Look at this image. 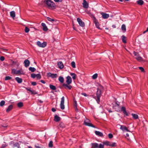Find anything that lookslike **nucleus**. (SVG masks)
<instances>
[{
	"instance_id": "obj_45",
	"label": "nucleus",
	"mask_w": 148,
	"mask_h": 148,
	"mask_svg": "<svg viewBox=\"0 0 148 148\" xmlns=\"http://www.w3.org/2000/svg\"><path fill=\"white\" fill-rule=\"evenodd\" d=\"M36 77L38 79H40L41 78V76L40 74H36Z\"/></svg>"
},
{
	"instance_id": "obj_47",
	"label": "nucleus",
	"mask_w": 148,
	"mask_h": 148,
	"mask_svg": "<svg viewBox=\"0 0 148 148\" xmlns=\"http://www.w3.org/2000/svg\"><path fill=\"white\" fill-rule=\"evenodd\" d=\"M97 73H95L92 76V78L93 79H96L97 78Z\"/></svg>"
},
{
	"instance_id": "obj_61",
	"label": "nucleus",
	"mask_w": 148,
	"mask_h": 148,
	"mask_svg": "<svg viewBox=\"0 0 148 148\" xmlns=\"http://www.w3.org/2000/svg\"><path fill=\"white\" fill-rule=\"evenodd\" d=\"M40 82L42 83L43 84H45L46 83V82L44 81L43 80H41L40 81Z\"/></svg>"
},
{
	"instance_id": "obj_60",
	"label": "nucleus",
	"mask_w": 148,
	"mask_h": 148,
	"mask_svg": "<svg viewBox=\"0 0 148 148\" xmlns=\"http://www.w3.org/2000/svg\"><path fill=\"white\" fill-rule=\"evenodd\" d=\"M25 88L28 91H29V92L31 90V88Z\"/></svg>"
},
{
	"instance_id": "obj_2",
	"label": "nucleus",
	"mask_w": 148,
	"mask_h": 148,
	"mask_svg": "<svg viewBox=\"0 0 148 148\" xmlns=\"http://www.w3.org/2000/svg\"><path fill=\"white\" fill-rule=\"evenodd\" d=\"M44 1L49 8L54 7L55 6V3L50 0H44Z\"/></svg>"
},
{
	"instance_id": "obj_50",
	"label": "nucleus",
	"mask_w": 148,
	"mask_h": 148,
	"mask_svg": "<svg viewBox=\"0 0 148 148\" xmlns=\"http://www.w3.org/2000/svg\"><path fill=\"white\" fill-rule=\"evenodd\" d=\"M12 79V77L10 76H6L5 78V80H7L10 79Z\"/></svg>"
},
{
	"instance_id": "obj_63",
	"label": "nucleus",
	"mask_w": 148,
	"mask_h": 148,
	"mask_svg": "<svg viewBox=\"0 0 148 148\" xmlns=\"http://www.w3.org/2000/svg\"><path fill=\"white\" fill-rule=\"evenodd\" d=\"M147 32H148V27L147 28V29H146V30L145 31L143 32V33L145 34V33Z\"/></svg>"
},
{
	"instance_id": "obj_12",
	"label": "nucleus",
	"mask_w": 148,
	"mask_h": 148,
	"mask_svg": "<svg viewBox=\"0 0 148 148\" xmlns=\"http://www.w3.org/2000/svg\"><path fill=\"white\" fill-rule=\"evenodd\" d=\"M82 5L83 7L85 8H87L88 7V4L85 0H83Z\"/></svg>"
},
{
	"instance_id": "obj_19",
	"label": "nucleus",
	"mask_w": 148,
	"mask_h": 148,
	"mask_svg": "<svg viewBox=\"0 0 148 148\" xmlns=\"http://www.w3.org/2000/svg\"><path fill=\"white\" fill-rule=\"evenodd\" d=\"M41 25L43 27V30L45 31H47L48 30V28L47 27L46 25L44 23H41Z\"/></svg>"
},
{
	"instance_id": "obj_42",
	"label": "nucleus",
	"mask_w": 148,
	"mask_h": 148,
	"mask_svg": "<svg viewBox=\"0 0 148 148\" xmlns=\"http://www.w3.org/2000/svg\"><path fill=\"white\" fill-rule=\"evenodd\" d=\"M5 103V101L4 100L2 101L0 103V106L1 107L3 106Z\"/></svg>"
},
{
	"instance_id": "obj_44",
	"label": "nucleus",
	"mask_w": 148,
	"mask_h": 148,
	"mask_svg": "<svg viewBox=\"0 0 148 148\" xmlns=\"http://www.w3.org/2000/svg\"><path fill=\"white\" fill-rule=\"evenodd\" d=\"M53 142L52 141H50L49 144V147H52L53 146Z\"/></svg>"
},
{
	"instance_id": "obj_11",
	"label": "nucleus",
	"mask_w": 148,
	"mask_h": 148,
	"mask_svg": "<svg viewBox=\"0 0 148 148\" xmlns=\"http://www.w3.org/2000/svg\"><path fill=\"white\" fill-rule=\"evenodd\" d=\"M138 61L140 62H144L145 61L143 59L142 57H140L139 55L138 56L136 57L135 58Z\"/></svg>"
},
{
	"instance_id": "obj_56",
	"label": "nucleus",
	"mask_w": 148,
	"mask_h": 148,
	"mask_svg": "<svg viewBox=\"0 0 148 148\" xmlns=\"http://www.w3.org/2000/svg\"><path fill=\"white\" fill-rule=\"evenodd\" d=\"M32 84L33 86H35L36 85V83L35 82H32Z\"/></svg>"
},
{
	"instance_id": "obj_18",
	"label": "nucleus",
	"mask_w": 148,
	"mask_h": 148,
	"mask_svg": "<svg viewBox=\"0 0 148 148\" xmlns=\"http://www.w3.org/2000/svg\"><path fill=\"white\" fill-rule=\"evenodd\" d=\"M58 65L59 68L60 69H62L64 67L63 64L61 61L59 62H58Z\"/></svg>"
},
{
	"instance_id": "obj_30",
	"label": "nucleus",
	"mask_w": 148,
	"mask_h": 148,
	"mask_svg": "<svg viewBox=\"0 0 148 148\" xmlns=\"http://www.w3.org/2000/svg\"><path fill=\"white\" fill-rule=\"evenodd\" d=\"M11 63V65L12 66L14 65H16L17 66H18L19 65V63L17 61L14 62L12 60Z\"/></svg>"
},
{
	"instance_id": "obj_8",
	"label": "nucleus",
	"mask_w": 148,
	"mask_h": 148,
	"mask_svg": "<svg viewBox=\"0 0 148 148\" xmlns=\"http://www.w3.org/2000/svg\"><path fill=\"white\" fill-rule=\"evenodd\" d=\"M77 21L78 22L79 25L82 27H84L85 26L84 23L82 20L79 18H77Z\"/></svg>"
},
{
	"instance_id": "obj_38",
	"label": "nucleus",
	"mask_w": 148,
	"mask_h": 148,
	"mask_svg": "<svg viewBox=\"0 0 148 148\" xmlns=\"http://www.w3.org/2000/svg\"><path fill=\"white\" fill-rule=\"evenodd\" d=\"M17 147L18 148H19L20 145L18 143H16L13 145V147Z\"/></svg>"
},
{
	"instance_id": "obj_22",
	"label": "nucleus",
	"mask_w": 148,
	"mask_h": 148,
	"mask_svg": "<svg viewBox=\"0 0 148 148\" xmlns=\"http://www.w3.org/2000/svg\"><path fill=\"white\" fill-rule=\"evenodd\" d=\"M13 105H11L9 106L8 108L6 110V112H8L10 110H11L13 108Z\"/></svg>"
},
{
	"instance_id": "obj_4",
	"label": "nucleus",
	"mask_w": 148,
	"mask_h": 148,
	"mask_svg": "<svg viewBox=\"0 0 148 148\" xmlns=\"http://www.w3.org/2000/svg\"><path fill=\"white\" fill-rule=\"evenodd\" d=\"M84 124L86 126L95 127V126L90 123V121L86 118L84 120Z\"/></svg>"
},
{
	"instance_id": "obj_58",
	"label": "nucleus",
	"mask_w": 148,
	"mask_h": 148,
	"mask_svg": "<svg viewBox=\"0 0 148 148\" xmlns=\"http://www.w3.org/2000/svg\"><path fill=\"white\" fill-rule=\"evenodd\" d=\"M6 146L7 145H6L3 144L2 145L1 148H5Z\"/></svg>"
},
{
	"instance_id": "obj_31",
	"label": "nucleus",
	"mask_w": 148,
	"mask_h": 148,
	"mask_svg": "<svg viewBox=\"0 0 148 148\" xmlns=\"http://www.w3.org/2000/svg\"><path fill=\"white\" fill-rule=\"evenodd\" d=\"M137 3L138 4L142 5L143 4L144 2L142 0H139L137 1Z\"/></svg>"
},
{
	"instance_id": "obj_15",
	"label": "nucleus",
	"mask_w": 148,
	"mask_h": 148,
	"mask_svg": "<svg viewBox=\"0 0 148 148\" xmlns=\"http://www.w3.org/2000/svg\"><path fill=\"white\" fill-rule=\"evenodd\" d=\"M66 82L67 84H70L72 82V79L71 77L69 76H67L66 78Z\"/></svg>"
},
{
	"instance_id": "obj_34",
	"label": "nucleus",
	"mask_w": 148,
	"mask_h": 148,
	"mask_svg": "<svg viewBox=\"0 0 148 148\" xmlns=\"http://www.w3.org/2000/svg\"><path fill=\"white\" fill-rule=\"evenodd\" d=\"M133 118L135 119H137L138 118V116L136 114L132 113V114Z\"/></svg>"
},
{
	"instance_id": "obj_32",
	"label": "nucleus",
	"mask_w": 148,
	"mask_h": 148,
	"mask_svg": "<svg viewBox=\"0 0 148 148\" xmlns=\"http://www.w3.org/2000/svg\"><path fill=\"white\" fill-rule=\"evenodd\" d=\"M122 40L123 43H126V37L124 35L122 36Z\"/></svg>"
},
{
	"instance_id": "obj_6",
	"label": "nucleus",
	"mask_w": 148,
	"mask_h": 148,
	"mask_svg": "<svg viewBox=\"0 0 148 148\" xmlns=\"http://www.w3.org/2000/svg\"><path fill=\"white\" fill-rule=\"evenodd\" d=\"M47 42H44L42 43H41L40 41H38L37 42V44L38 46L40 47L44 48L47 45Z\"/></svg>"
},
{
	"instance_id": "obj_16",
	"label": "nucleus",
	"mask_w": 148,
	"mask_h": 148,
	"mask_svg": "<svg viewBox=\"0 0 148 148\" xmlns=\"http://www.w3.org/2000/svg\"><path fill=\"white\" fill-rule=\"evenodd\" d=\"M113 108L115 110L118 112L120 111V107L119 105H114L113 106Z\"/></svg>"
},
{
	"instance_id": "obj_43",
	"label": "nucleus",
	"mask_w": 148,
	"mask_h": 148,
	"mask_svg": "<svg viewBox=\"0 0 148 148\" xmlns=\"http://www.w3.org/2000/svg\"><path fill=\"white\" fill-rule=\"evenodd\" d=\"M71 64L73 68H75V62L74 61L72 62H71Z\"/></svg>"
},
{
	"instance_id": "obj_49",
	"label": "nucleus",
	"mask_w": 148,
	"mask_h": 148,
	"mask_svg": "<svg viewBox=\"0 0 148 148\" xmlns=\"http://www.w3.org/2000/svg\"><path fill=\"white\" fill-rule=\"evenodd\" d=\"M29 31V29L27 27H25V31L26 33H28Z\"/></svg>"
},
{
	"instance_id": "obj_64",
	"label": "nucleus",
	"mask_w": 148,
	"mask_h": 148,
	"mask_svg": "<svg viewBox=\"0 0 148 148\" xmlns=\"http://www.w3.org/2000/svg\"><path fill=\"white\" fill-rule=\"evenodd\" d=\"M35 147H36V148H43L42 147H41L37 145H35Z\"/></svg>"
},
{
	"instance_id": "obj_21",
	"label": "nucleus",
	"mask_w": 148,
	"mask_h": 148,
	"mask_svg": "<svg viewBox=\"0 0 148 148\" xmlns=\"http://www.w3.org/2000/svg\"><path fill=\"white\" fill-rule=\"evenodd\" d=\"M92 148H97L98 147V144L97 143H91Z\"/></svg>"
},
{
	"instance_id": "obj_9",
	"label": "nucleus",
	"mask_w": 148,
	"mask_h": 148,
	"mask_svg": "<svg viewBox=\"0 0 148 148\" xmlns=\"http://www.w3.org/2000/svg\"><path fill=\"white\" fill-rule=\"evenodd\" d=\"M70 84H63L62 85L64 87L65 89H71L72 87V86L70 85Z\"/></svg>"
},
{
	"instance_id": "obj_54",
	"label": "nucleus",
	"mask_w": 148,
	"mask_h": 148,
	"mask_svg": "<svg viewBox=\"0 0 148 148\" xmlns=\"http://www.w3.org/2000/svg\"><path fill=\"white\" fill-rule=\"evenodd\" d=\"M5 59V58L3 56H1L0 58V60L1 61H3Z\"/></svg>"
},
{
	"instance_id": "obj_46",
	"label": "nucleus",
	"mask_w": 148,
	"mask_h": 148,
	"mask_svg": "<svg viewBox=\"0 0 148 148\" xmlns=\"http://www.w3.org/2000/svg\"><path fill=\"white\" fill-rule=\"evenodd\" d=\"M116 146V143H111L110 146L112 147H115Z\"/></svg>"
},
{
	"instance_id": "obj_52",
	"label": "nucleus",
	"mask_w": 148,
	"mask_h": 148,
	"mask_svg": "<svg viewBox=\"0 0 148 148\" xmlns=\"http://www.w3.org/2000/svg\"><path fill=\"white\" fill-rule=\"evenodd\" d=\"M108 137L110 138H112L113 137V136L112 134H109L108 135Z\"/></svg>"
},
{
	"instance_id": "obj_14",
	"label": "nucleus",
	"mask_w": 148,
	"mask_h": 148,
	"mask_svg": "<svg viewBox=\"0 0 148 148\" xmlns=\"http://www.w3.org/2000/svg\"><path fill=\"white\" fill-rule=\"evenodd\" d=\"M24 64L25 66V67H27L29 66L30 62L28 60L26 59L24 61Z\"/></svg>"
},
{
	"instance_id": "obj_37",
	"label": "nucleus",
	"mask_w": 148,
	"mask_h": 148,
	"mask_svg": "<svg viewBox=\"0 0 148 148\" xmlns=\"http://www.w3.org/2000/svg\"><path fill=\"white\" fill-rule=\"evenodd\" d=\"M29 70L32 72H34L36 70L35 68L34 67H30L29 69Z\"/></svg>"
},
{
	"instance_id": "obj_41",
	"label": "nucleus",
	"mask_w": 148,
	"mask_h": 148,
	"mask_svg": "<svg viewBox=\"0 0 148 148\" xmlns=\"http://www.w3.org/2000/svg\"><path fill=\"white\" fill-rule=\"evenodd\" d=\"M30 92L31 93V94L32 95H35L37 94V92H36L35 90H31Z\"/></svg>"
},
{
	"instance_id": "obj_25",
	"label": "nucleus",
	"mask_w": 148,
	"mask_h": 148,
	"mask_svg": "<svg viewBox=\"0 0 148 148\" xmlns=\"http://www.w3.org/2000/svg\"><path fill=\"white\" fill-rule=\"evenodd\" d=\"M77 103L75 99H74V107L75 108V110H78V109L77 107Z\"/></svg>"
},
{
	"instance_id": "obj_33",
	"label": "nucleus",
	"mask_w": 148,
	"mask_h": 148,
	"mask_svg": "<svg viewBox=\"0 0 148 148\" xmlns=\"http://www.w3.org/2000/svg\"><path fill=\"white\" fill-rule=\"evenodd\" d=\"M49 87L51 89L53 90H55L56 89V87L55 86L51 84L49 85Z\"/></svg>"
},
{
	"instance_id": "obj_28",
	"label": "nucleus",
	"mask_w": 148,
	"mask_h": 148,
	"mask_svg": "<svg viewBox=\"0 0 148 148\" xmlns=\"http://www.w3.org/2000/svg\"><path fill=\"white\" fill-rule=\"evenodd\" d=\"M121 29L123 32H125L126 31V26L125 24H123L122 25Z\"/></svg>"
},
{
	"instance_id": "obj_20",
	"label": "nucleus",
	"mask_w": 148,
	"mask_h": 148,
	"mask_svg": "<svg viewBox=\"0 0 148 148\" xmlns=\"http://www.w3.org/2000/svg\"><path fill=\"white\" fill-rule=\"evenodd\" d=\"M95 134L97 136H100V137H102L103 136V134L101 132H100L99 131H96L95 132Z\"/></svg>"
},
{
	"instance_id": "obj_10",
	"label": "nucleus",
	"mask_w": 148,
	"mask_h": 148,
	"mask_svg": "<svg viewBox=\"0 0 148 148\" xmlns=\"http://www.w3.org/2000/svg\"><path fill=\"white\" fill-rule=\"evenodd\" d=\"M47 75L49 77H51L52 78H56L57 77V75L56 74H52L50 73H48Z\"/></svg>"
},
{
	"instance_id": "obj_53",
	"label": "nucleus",
	"mask_w": 148,
	"mask_h": 148,
	"mask_svg": "<svg viewBox=\"0 0 148 148\" xmlns=\"http://www.w3.org/2000/svg\"><path fill=\"white\" fill-rule=\"evenodd\" d=\"M135 56H136V57H137L138 56L139 54H138V53H137L135 52V51H134L133 52Z\"/></svg>"
},
{
	"instance_id": "obj_1",
	"label": "nucleus",
	"mask_w": 148,
	"mask_h": 148,
	"mask_svg": "<svg viewBox=\"0 0 148 148\" xmlns=\"http://www.w3.org/2000/svg\"><path fill=\"white\" fill-rule=\"evenodd\" d=\"M103 87L101 85H99L97 87V91L96 93L97 97L96 101L98 103H99L100 98L101 96L102 93L103 91Z\"/></svg>"
},
{
	"instance_id": "obj_29",
	"label": "nucleus",
	"mask_w": 148,
	"mask_h": 148,
	"mask_svg": "<svg viewBox=\"0 0 148 148\" xmlns=\"http://www.w3.org/2000/svg\"><path fill=\"white\" fill-rule=\"evenodd\" d=\"M70 75L72 77L73 80H74L76 79V75L75 73H71Z\"/></svg>"
},
{
	"instance_id": "obj_51",
	"label": "nucleus",
	"mask_w": 148,
	"mask_h": 148,
	"mask_svg": "<svg viewBox=\"0 0 148 148\" xmlns=\"http://www.w3.org/2000/svg\"><path fill=\"white\" fill-rule=\"evenodd\" d=\"M36 74L35 73H32L31 75V77L32 78H34L36 77Z\"/></svg>"
},
{
	"instance_id": "obj_23",
	"label": "nucleus",
	"mask_w": 148,
	"mask_h": 148,
	"mask_svg": "<svg viewBox=\"0 0 148 148\" xmlns=\"http://www.w3.org/2000/svg\"><path fill=\"white\" fill-rule=\"evenodd\" d=\"M120 129L122 130L123 131L126 130L127 132L129 131L127 129V128L124 125H121Z\"/></svg>"
},
{
	"instance_id": "obj_39",
	"label": "nucleus",
	"mask_w": 148,
	"mask_h": 148,
	"mask_svg": "<svg viewBox=\"0 0 148 148\" xmlns=\"http://www.w3.org/2000/svg\"><path fill=\"white\" fill-rule=\"evenodd\" d=\"M17 106L19 108H21L23 106V103L22 102H20L17 104Z\"/></svg>"
},
{
	"instance_id": "obj_40",
	"label": "nucleus",
	"mask_w": 148,
	"mask_h": 148,
	"mask_svg": "<svg viewBox=\"0 0 148 148\" xmlns=\"http://www.w3.org/2000/svg\"><path fill=\"white\" fill-rule=\"evenodd\" d=\"M47 19L49 21H51L52 22H53L55 21V20L54 19L51 18L49 17H47Z\"/></svg>"
},
{
	"instance_id": "obj_24",
	"label": "nucleus",
	"mask_w": 148,
	"mask_h": 148,
	"mask_svg": "<svg viewBox=\"0 0 148 148\" xmlns=\"http://www.w3.org/2000/svg\"><path fill=\"white\" fill-rule=\"evenodd\" d=\"M60 117L57 115H56L54 116V121L56 122H58L60 120Z\"/></svg>"
},
{
	"instance_id": "obj_3",
	"label": "nucleus",
	"mask_w": 148,
	"mask_h": 148,
	"mask_svg": "<svg viewBox=\"0 0 148 148\" xmlns=\"http://www.w3.org/2000/svg\"><path fill=\"white\" fill-rule=\"evenodd\" d=\"M12 73L14 74H23V71L22 70H16L15 69H12Z\"/></svg>"
},
{
	"instance_id": "obj_17",
	"label": "nucleus",
	"mask_w": 148,
	"mask_h": 148,
	"mask_svg": "<svg viewBox=\"0 0 148 148\" xmlns=\"http://www.w3.org/2000/svg\"><path fill=\"white\" fill-rule=\"evenodd\" d=\"M121 110L123 112V113L125 114L126 116H128V114L127 112L126 109L124 107H122L121 108Z\"/></svg>"
},
{
	"instance_id": "obj_13",
	"label": "nucleus",
	"mask_w": 148,
	"mask_h": 148,
	"mask_svg": "<svg viewBox=\"0 0 148 148\" xmlns=\"http://www.w3.org/2000/svg\"><path fill=\"white\" fill-rule=\"evenodd\" d=\"M101 14L102 15V17L104 19L108 18L109 16V15L105 13H102Z\"/></svg>"
},
{
	"instance_id": "obj_57",
	"label": "nucleus",
	"mask_w": 148,
	"mask_h": 148,
	"mask_svg": "<svg viewBox=\"0 0 148 148\" xmlns=\"http://www.w3.org/2000/svg\"><path fill=\"white\" fill-rule=\"evenodd\" d=\"M139 68L142 71H144V69L143 67H139Z\"/></svg>"
},
{
	"instance_id": "obj_35",
	"label": "nucleus",
	"mask_w": 148,
	"mask_h": 148,
	"mask_svg": "<svg viewBox=\"0 0 148 148\" xmlns=\"http://www.w3.org/2000/svg\"><path fill=\"white\" fill-rule=\"evenodd\" d=\"M58 80L61 83H62L64 82V78L62 76H60Z\"/></svg>"
},
{
	"instance_id": "obj_7",
	"label": "nucleus",
	"mask_w": 148,
	"mask_h": 148,
	"mask_svg": "<svg viewBox=\"0 0 148 148\" xmlns=\"http://www.w3.org/2000/svg\"><path fill=\"white\" fill-rule=\"evenodd\" d=\"M64 96L62 97L61 98V100L60 104V107L61 109L64 110Z\"/></svg>"
},
{
	"instance_id": "obj_26",
	"label": "nucleus",
	"mask_w": 148,
	"mask_h": 148,
	"mask_svg": "<svg viewBox=\"0 0 148 148\" xmlns=\"http://www.w3.org/2000/svg\"><path fill=\"white\" fill-rule=\"evenodd\" d=\"M16 80L17 81L18 83H21L22 82V79L21 78L18 77H16L15 78Z\"/></svg>"
},
{
	"instance_id": "obj_59",
	"label": "nucleus",
	"mask_w": 148,
	"mask_h": 148,
	"mask_svg": "<svg viewBox=\"0 0 148 148\" xmlns=\"http://www.w3.org/2000/svg\"><path fill=\"white\" fill-rule=\"evenodd\" d=\"M81 94L85 97H87L88 96V95L85 93H82Z\"/></svg>"
},
{
	"instance_id": "obj_62",
	"label": "nucleus",
	"mask_w": 148,
	"mask_h": 148,
	"mask_svg": "<svg viewBox=\"0 0 148 148\" xmlns=\"http://www.w3.org/2000/svg\"><path fill=\"white\" fill-rule=\"evenodd\" d=\"M119 105V103L118 101L116 102L115 103V105Z\"/></svg>"
},
{
	"instance_id": "obj_27",
	"label": "nucleus",
	"mask_w": 148,
	"mask_h": 148,
	"mask_svg": "<svg viewBox=\"0 0 148 148\" xmlns=\"http://www.w3.org/2000/svg\"><path fill=\"white\" fill-rule=\"evenodd\" d=\"M10 16L12 18H14L15 17V12L14 11H12L10 12Z\"/></svg>"
},
{
	"instance_id": "obj_55",
	"label": "nucleus",
	"mask_w": 148,
	"mask_h": 148,
	"mask_svg": "<svg viewBox=\"0 0 148 148\" xmlns=\"http://www.w3.org/2000/svg\"><path fill=\"white\" fill-rule=\"evenodd\" d=\"M54 1L56 2H61L62 0H53Z\"/></svg>"
},
{
	"instance_id": "obj_36",
	"label": "nucleus",
	"mask_w": 148,
	"mask_h": 148,
	"mask_svg": "<svg viewBox=\"0 0 148 148\" xmlns=\"http://www.w3.org/2000/svg\"><path fill=\"white\" fill-rule=\"evenodd\" d=\"M111 142L107 141L103 142V144L107 146H110Z\"/></svg>"
},
{
	"instance_id": "obj_48",
	"label": "nucleus",
	"mask_w": 148,
	"mask_h": 148,
	"mask_svg": "<svg viewBox=\"0 0 148 148\" xmlns=\"http://www.w3.org/2000/svg\"><path fill=\"white\" fill-rule=\"evenodd\" d=\"M104 147V144H100L99 145H98V148H103Z\"/></svg>"
},
{
	"instance_id": "obj_5",
	"label": "nucleus",
	"mask_w": 148,
	"mask_h": 148,
	"mask_svg": "<svg viewBox=\"0 0 148 148\" xmlns=\"http://www.w3.org/2000/svg\"><path fill=\"white\" fill-rule=\"evenodd\" d=\"M92 19L94 23L95 24L97 28L99 29H100L99 27V23L94 16H92Z\"/></svg>"
}]
</instances>
